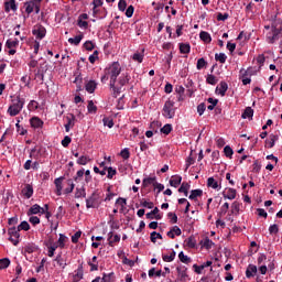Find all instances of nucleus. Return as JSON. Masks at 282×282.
Here are the masks:
<instances>
[{"mask_svg": "<svg viewBox=\"0 0 282 282\" xmlns=\"http://www.w3.org/2000/svg\"><path fill=\"white\" fill-rule=\"evenodd\" d=\"M67 185H68V187L67 188H65V193H66V195H69V193H73L74 192V181H72V180H68L67 181Z\"/></svg>", "mask_w": 282, "mask_h": 282, "instance_id": "nucleus-46", "label": "nucleus"}, {"mask_svg": "<svg viewBox=\"0 0 282 282\" xmlns=\"http://www.w3.org/2000/svg\"><path fill=\"white\" fill-rule=\"evenodd\" d=\"M33 36H36L40 41L45 39V35L47 34V30L43 25H39L32 31Z\"/></svg>", "mask_w": 282, "mask_h": 282, "instance_id": "nucleus-6", "label": "nucleus"}, {"mask_svg": "<svg viewBox=\"0 0 282 282\" xmlns=\"http://www.w3.org/2000/svg\"><path fill=\"white\" fill-rule=\"evenodd\" d=\"M197 246V240H195V237L191 236L187 239V247L188 248H195Z\"/></svg>", "mask_w": 282, "mask_h": 282, "instance_id": "nucleus-52", "label": "nucleus"}, {"mask_svg": "<svg viewBox=\"0 0 282 282\" xmlns=\"http://www.w3.org/2000/svg\"><path fill=\"white\" fill-rule=\"evenodd\" d=\"M87 19H89V15L87 13L79 14L77 19V25L82 30H87L89 28V22H87Z\"/></svg>", "mask_w": 282, "mask_h": 282, "instance_id": "nucleus-5", "label": "nucleus"}, {"mask_svg": "<svg viewBox=\"0 0 282 282\" xmlns=\"http://www.w3.org/2000/svg\"><path fill=\"white\" fill-rule=\"evenodd\" d=\"M84 35L79 34L76 35L75 37H69L68 39V43H70V45H80V42L83 41Z\"/></svg>", "mask_w": 282, "mask_h": 282, "instance_id": "nucleus-27", "label": "nucleus"}, {"mask_svg": "<svg viewBox=\"0 0 282 282\" xmlns=\"http://www.w3.org/2000/svg\"><path fill=\"white\" fill-rule=\"evenodd\" d=\"M223 197L224 199H235L237 197V189L235 188H226L224 192H223Z\"/></svg>", "mask_w": 282, "mask_h": 282, "instance_id": "nucleus-8", "label": "nucleus"}, {"mask_svg": "<svg viewBox=\"0 0 282 282\" xmlns=\"http://www.w3.org/2000/svg\"><path fill=\"white\" fill-rule=\"evenodd\" d=\"M132 61H135L137 63H142V61H144V54H142V53H134L132 55Z\"/></svg>", "mask_w": 282, "mask_h": 282, "instance_id": "nucleus-44", "label": "nucleus"}, {"mask_svg": "<svg viewBox=\"0 0 282 282\" xmlns=\"http://www.w3.org/2000/svg\"><path fill=\"white\" fill-rule=\"evenodd\" d=\"M258 270H257V265L254 264H249L247 267V270H246V276L247 279H252V276H254V274H257Z\"/></svg>", "mask_w": 282, "mask_h": 282, "instance_id": "nucleus-13", "label": "nucleus"}, {"mask_svg": "<svg viewBox=\"0 0 282 282\" xmlns=\"http://www.w3.org/2000/svg\"><path fill=\"white\" fill-rule=\"evenodd\" d=\"M163 117L173 119L175 118V101L169 99L163 106Z\"/></svg>", "mask_w": 282, "mask_h": 282, "instance_id": "nucleus-3", "label": "nucleus"}, {"mask_svg": "<svg viewBox=\"0 0 282 282\" xmlns=\"http://www.w3.org/2000/svg\"><path fill=\"white\" fill-rule=\"evenodd\" d=\"M118 9L121 12H124L127 10V1L126 0H120L119 3H118Z\"/></svg>", "mask_w": 282, "mask_h": 282, "instance_id": "nucleus-63", "label": "nucleus"}, {"mask_svg": "<svg viewBox=\"0 0 282 282\" xmlns=\"http://www.w3.org/2000/svg\"><path fill=\"white\" fill-rule=\"evenodd\" d=\"M17 229L21 232V230H30V224L28 221H22L18 227Z\"/></svg>", "mask_w": 282, "mask_h": 282, "instance_id": "nucleus-43", "label": "nucleus"}, {"mask_svg": "<svg viewBox=\"0 0 282 282\" xmlns=\"http://www.w3.org/2000/svg\"><path fill=\"white\" fill-rule=\"evenodd\" d=\"M206 83H208V85H215L217 83V77L215 75H208Z\"/></svg>", "mask_w": 282, "mask_h": 282, "instance_id": "nucleus-60", "label": "nucleus"}, {"mask_svg": "<svg viewBox=\"0 0 282 282\" xmlns=\"http://www.w3.org/2000/svg\"><path fill=\"white\" fill-rule=\"evenodd\" d=\"M279 29H273L272 30V35L268 36L269 43L273 44L275 41H279Z\"/></svg>", "mask_w": 282, "mask_h": 282, "instance_id": "nucleus-23", "label": "nucleus"}, {"mask_svg": "<svg viewBox=\"0 0 282 282\" xmlns=\"http://www.w3.org/2000/svg\"><path fill=\"white\" fill-rule=\"evenodd\" d=\"M163 261L171 263V261H175V251H172L170 256H163Z\"/></svg>", "mask_w": 282, "mask_h": 282, "instance_id": "nucleus-53", "label": "nucleus"}, {"mask_svg": "<svg viewBox=\"0 0 282 282\" xmlns=\"http://www.w3.org/2000/svg\"><path fill=\"white\" fill-rule=\"evenodd\" d=\"M121 72L122 66H120V63L113 62L105 69V75L101 77V83H107V80H110V89H112L113 98H118L119 94H122V87L116 86Z\"/></svg>", "mask_w": 282, "mask_h": 282, "instance_id": "nucleus-1", "label": "nucleus"}, {"mask_svg": "<svg viewBox=\"0 0 282 282\" xmlns=\"http://www.w3.org/2000/svg\"><path fill=\"white\" fill-rule=\"evenodd\" d=\"M30 124L32 129H43V124L45 123L43 122V120H41V118L33 117L30 119Z\"/></svg>", "mask_w": 282, "mask_h": 282, "instance_id": "nucleus-10", "label": "nucleus"}, {"mask_svg": "<svg viewBox=\"0 0 282 282\" xmlns=\"http://www.w3.org/2000/svg\"><path fill=\"white\" fill-rule=\"evenodd\" d=\"M199 39L200 41H203L204 43H210V41H213V37H210V33L206 32V31H202L199 33Z\"/></svg>", "mask_w": 282, "mask_h": 282, "instance_id": "nucleus-26", "label": "nucleus"}, {"mask_svg": "<svg viewBox=\"0 0 282 282\" xmlns=\"http://www.w3.org/2000/svg\"><path fill=\"white\" fill-rule=\"evenodd\" d=\"M63 180H65V177L61 176L58 178H55L54 184L56 186V195L61 196L62 192H63Z\"/></svg>", "mask_w": 282, "mask_h": 282, "instance_id": "nucleus-12", "label": "nucleus"}, {"mask_svg": "<svg viewBox=\"0 0 282 282\" xmlns=\"http://www.w3.org/2000/svg\"><path fill=\"white\" fill-rule=\"evenodd\" d=\"M180 184H182V176H180V175L172 176V178L170 180V186L177 188V186H180Z\"/></svg>", "mask_w": 282, "mask_h": 282, "instance_id": "nucleus-17", "label": "nucleus"}, {"mask_svg": "<svg viewBox=\"0 0 282 282\" xmlns=\"http://www.w3.org/2000/svg\"><path fill=\"white\" fill-rule=\"evenodd\" d=\"M171 131H173V126L171 123H167L163 128H161V133H164L165 135H169Z\"/></svg>", "mask_w": 282, "mask_h": 282, "instance_id": "nucleus-41", "label": "nucleus"}, {"mask_svg": "<svg viewBox=\"0 0 282 282\" xmlns=\"http://www.w3.org/2000/svg\"><path fill=\"white\" fill-rule=\"evenodd\" d=\"M254 116V110L251 107H247L241 115V118L246 120V118H252Z\"/></svg>", "mask_w": 282, "mask_h": 282, "instance_id": "nucleus-29", "label": "nucleus"}, {"mask_svg": "<svg viewBox=\"0 0 282 282\" xmlns=\"http://www.w3.org/2000/svg\"><path fill=\"white\" fill-rule=\"evenodd\" d=\"M24 105H25V99L18 96L17 98L12 99V105L9 106L7 113H9V116L14 118V116H19L21 113Z\"/></svg>", "mask_w": 282, "mask_h": 282, "instance_id": "nucleus-2", "label": "nucleus"}, {"mask_svg": "<svg viewBox=\"0 0 282 282\" xmlns=\"http://www.w3.org/2000/svg\"><path fill=\"white\" fill-rule=\"evenodd\" d=\"M54 261H56L57 265H59L62 270H65V268H67V261L63 259V256L57 254Z\"/></svg>", "mask_w": 282, "mask_h": 282, "instance_id": "nucleus-25", "label": "nucleus"}, {"mask_svg": "<svg viewBox=\"0 0 282 282\" xmlns=\"http://www.w3.org/2000/svg\"><path fill=\"white\" fill-rule=\"evenodd\" d=\"M96 87H98V84H96L95 80H89L86 84L85 89L88 91V94H94V91H96Z\"/></svg>", "mask_w": 282, "mask_h": 282, "instance_id": "nucleus-18", "label": "nucleus"}, {"mask_svg": "<svg viewBox=\"0 0 282 282\" xmlns=\"http://www.w3.org/2000/svg\"><path fill=\"white\" fill-rule=\"evenodd\" d=\"M87 162H89V158L88 156H80L78 160H77V164L82 165V166H85L87 164Z\"/></svg>", "mask_w": 282, "mask_h": 282, "instance_id": "nucleus-55", "label": "nucleus"}, {"mask_svg": "<svg viewBox=\"0 0 282 282\" xmlns=\"http://www.w3.org/2000/svg\"><path fill=\"white\" fill-rule=\"evenodd\" d=\"M83 235V231H76L73 236H72V242L73 243H78V239H80V236Z\"/></svg>", "mask_w": 282, "mask_h": 282, "instance_id": "nucleus-58", "label": "nucleus"}, {"mask_svg": "<svg viewBox=\"0 0 282 282\" xmlns=\"http://www.w3.org/2000/svg\"><path fill=\"white\" fill-rule=\"evenodd\" d=\"M35 1H28L24 3L26 14H32L34 12Z\"/></svg>", "mask_w": 282, "mask_h": 282, "instance_id": "nucleus-24", "label": "nucleus"}, {"mask_svg": "<svg viewBox=\"0 0 282 282\" xmlns=\"http://www.w3.org/2000/svg\"><path fill=\"white\" fill-rule=\"evenodd\" d=\"M19 45V41L15 39V40H8L7 43H6V47H8V50H12L14 47H18Z\"/></svg>", "mask_w": 282, "mask_h": 282, "instance_id": "nucleus-34", "label": "nucleus"}, {"mask_svg": "<svg viewBox=\"0 0 282 282\" xmlns=\"http://www.w3.org/2000/svg\"><path fill=\"white\" fill-rule=\"evenodd\" d=\"M155 184H158L156 177H147L143 180L142 182V186H144V188H147L148 186H155Z\"/></svg>", "mask_w": 282, "mask_h": 282, "instance_id": "nucleus-16", "label": "nucleus"}, {"mask_svg": "<svg viewBox=\"0 0 282 282\" xmlns=\"http://www.w3.org/2000/svg\"><path fill=\"white\" fill-rule=\"evenodd\" d=\"M224 153L226 158H232V154L235 153V151H232V148H230V145H226L224 148Z\"/></svg>", "mask_w": 282, "mask_h": 282, "instance_id": "nucleus-47", "label": "nucleus"}, {"mask_svg": "<svg viewBox=\"0 0 282 282\" xmlns=\"http://www.w3.org/2000/svg\"><path fill=\"white\" fill-rule=\"evenodd\" d=\"M101 282H116V273H104Z\"/></svg>", "mask_w": 282, "mask_h": 282, "instance_id": "nucleus-21", "label": "nucleus"}, {"mask_svg": "<svg viewBox=\"0 0 282 282\" xmlns=\"http://www.w3.org/2000/svg\"><path fill=\"white\" fill-rule=\"evenodd\" d=\"M84 47L85 50H87L88 52H91V50H94L96 46L94 45V42L91 41H86L84 43Z\"/></svg>", "mask_w": 282, "mask_h": 282, "instance_id": "nucleus-57", "label": "nucleus"}, {"mask_svg": "<svg viewBox=\"0 0 282 282\" xmlns=\"http://www.w3.org/2000/svg\"><path fill=\"white\" fill-rule=\"evenodd\" d=\"M204 111H206V104L202 102L197 106L198 116H204Z\"/></svg>", "mask_w": 282, "mask_h": 282, "instance_id": "nucleus-56", "label": "nucleus"}, {"mask_svg": "<svg viewBox=\"0 0 282 282\" xmlns=\"http://www.w3.org/2000/svg\"><path fill=\"white\" fill-rule=\"evenodd\" d=\"M178 259L182 263H191V258L186 254H184V251H181L178 253Z\"/></svg>", "mask_w": 282, "mask_h": 282, "instance_id": "nucleus-38", "label": "nucleus"}, {"mask_svg": "<svg viewBox=\"0 0 282 282\" xmlns=\"http://www.w3.org/2000/svg\"><path fill=\"white\" fill-rule=\"evenodd\" d=\"M270 235H276L279 232V225L274 224L269 227Z\"/></svg>", "mask_w": 282, "mask_h": 282, "instance_id": "nucleus-62", "label": "nucleus"}, {"mask_svg": "<svg viewBox=\"0 0 282 282\" xmlns=\"http://www.w3.org/2000/svg\"><path fill=\"white\" fill-rule=\"evenodd\" d=\"M67 237L63 234H59V238L57 240V243L59 246V248H65V241H66Z\"/></svg>", "mask_w": 282, "mask_h": 282, "instance_id": "nucleus-49", "label": "nucleus"}, {"mask_svg": "<svg viewBox=\"0 0 282 282\" xmlns=\"http://www.w3.org/2000/svg\"><path fill=\"white\" fill-rule=\"evenodd\" d=\"M207 186H208L209 188H214V189L221 188V187L219 186V183H218L217 181H215V177H209V178L207 180Z\"/></svg>", "mask_w": 282, "mask_h": 282, "instance_id": "nucleus-31", "label": "nucleus"}, {"mask_svg": "<svg viewBox=\"0 0 282 282\" xmlns=\"http://www.w3.org/2000/svg\"><path fill=\"white\" fill-rule=\"evenodd\" d=\"M76 199H80V197H87V192H85V187L76 188L75 192Z\"/></svg>", "mask_w": 282, "mask_h": 282, "instance_id": "nucleus-32", "label": "nucleus"}, {"mask_svg": "<svg viewBox=\"0 0 282 282\" xmlns=\"http://www.w3.org/2000/svg\"><path fill=\"white\" fill-rule=\"evenodd\" d=\"M116 206H120L121 210H124V207L127 206V198L119 197L116 200Z\"/></svg>", "mask_w": 282, "mask_h": 282, "instance_id": "nucleus-42", "label": "nucleus"}, {"mask_svg": "<svg viewBox=\"0 0 282 282\" xmlns=\"http://www.w3.org/2000/svg\"><path fill=\"white\" fill-rule=\"evenodd\" d=\"M150 239H151L152 243H155L158 241V239H162V236L160 234H158L156 231H152L150 235Z\"/></svg>", "mask_w": 282, "mask_h": 282, "instance_id": "nucleus-50", "label": "nucleus"}, {"mask_svg": "<svg viewBox=\"0 0 282 282\" xmlns=\"http://www.w3.org/2000/svg\"><path fill=\"white\" fill-rule=\"evenodd\" d=\"M213 246H215V242H213V240H210V238L206 237L203 241V247L206 248V250H210V248H213Z\"/></svg>", "mask_w": 282, "mask_h": 282, "instance_id": "nucleus-36", "label": "nucleus"}, {"mask_svg": "<svg viewBox=\"0 0 282 282\" xmlns=\"http://www.w3.org/2000/svg\"><path fill=\"white\" fill-rule=\"evenodd\" d=\"M108 241H109L108 242L109 246L113 247V243H118L120 241V236H118V235L113 236V231H110L108 234Z\"/></svg>", "mask_w": 282, "mask_h": 282, "instance_id": "nucleus-15", "label": "nucleus"}, {"mask_svg": "<svg viewBox=\"0 0 282 282\" xmlns=\"http://www.w3.org/2000/svg\"><path fill=\"white\" fill-rule=\"evenodd\" d=\"M180 52H181V54H191V44L181 43L180 44Z\"/></svg>", "mask_w": 282, "mask_h": 282, "instance_id": "nucleus-30", "label": "nucleus"}, {"mask_svg": "<svg viewBox=\"0 0 282 282\" xmlns=\"http://www.w3.org/2000/svg\"><path fill=\"white\" fill-rule=\"evenodd\" d=\"M19 229L17 227L10 228L8 231L9 235V241L13 243V246H19V237H21V234H19Z\"/></svg>", "mask_w": 282, "mask_h": 282, "instance_id": "nucleus-4", "label": "nucleus"}, {"mask_svg": "<svg viewBox=\"0 0 282 282\" xmlns=\"http://www.w3.org/2000/svg\"><path fill=\"white\" fill-rule=\"evenodd\" d=\"M226 91H228V84L220 82L219 87L216 88V94L218 93L220 96H226Z\"/></svg>", "mask_w": 282, "mask_h": 282, "instance_id": "nucleus-14", "label": "nucleus"}, {"mask_svg": "<svg viewBox=\"0 0 282 282\" xmlns=\"http://www.w3.org/2000/svg\"><path fill=\"white\" fill-rule=\"evenodd\" d=\"M69 144H72V137H69V135L64 137V139L62 140V147L67 149V147H69Z\"/></svg>", "mask_w": 282, "mask_h": 282, "instance_id": "nucleus-51", "label": "nucleus"}, {"mask_svg": "<svg viewBox=\"0 0 282 282\" xmlns=\"http://www.w3.org/2000/svg\"><path fill=\"white\" fill-rule=\"evenodd\" d=\"M188 191H191V184L183 182L178 188V193H184L185 197H188Z\"/></svg>", "mask_w": 282, "mask_h": 282, "instance_id": "nucleus-22", "label": "nucleus"}, {"mask_svg": "<svg viewBox=\"0 0 282 282\" xmlns=\"http://www.w3.org/2000/svg\"><path fill=\"white\" fill-rule=\"evenodd\" d=\"M228 208H230V204L225 203L220 208L219 215H226V213H228Z\"/></svg>", "mask_w": 282, "mask_h": 282, "instance_id": "nucleus-64", "label": "nucleus"}, {"mask_svg": "<svg viewBox=\"0 0 282 282\" xmlns=\"http://www.w3.org/2000/svg\"><path fill=\"white\" fill-rule=\"evenodd\" d=\"M96 193H93L90 197L86 199V208H96Z\"/></svg>", "mask_w": 282, "mask_h": 282, "instance_id": "nucleus-20", "label": "nucleus"}, {"mask_svg": "<svg viewBox=\"0 0 282 282\" xmlns=\"http://www.w3.org/2000/svg\"><path fill=\"white\" fill-rule=\"evenodd\" d=\"M22 194L26 199H30L34 195V187L31 184H26L24 188H22Z\"/></svg>", "mask_w": 282, "mask_h": 282, "instance_id": "nucleus-11", "label": "nucleus"}, {"mask_svg": "<svg viewBox=\"0 0 282 282\" xmlns=\"http://www.w3.org/2000/svg\"><path fill=\"white\" fill-rule=\"evenodd\" d=\"M7 268H10V259H0V270H6Z\"/></svg>", "mask_w": 282, "mask_h": 282, "instance_id": "nucleus-37", "label": "nucleus"}, {"mask_svg": "<svg viewBox=\"0 0 282 282\" xmlns=\"http://www.w3.org/2000/svg\"><path fill=\"white\" fill-rule=\"evenodd\" d=\"M141 206H142L143 208L152 209V208H154L155 205L153 204V202L142 200V202H141Z\"/></svg>", "mask_w": 282, "mask_h": 282, "instance_id": "nucleus-61", "label": "nucleus"}, {"mask_svg": "<svg viewBox=\"0 0 282 282\" xmlns=\"http://www.w3.org/2000/svg\"><path fill=\"white\" fill-rule=\"evenodd\" d=\"M206 65H208V63L206 62V59H204V57H202L197 61L196 67L197 69H204Z\"/></svg>", "mask_w": 282, "mask_h": 282, "instance_id": "nucleus-48", "label": "nucleus"}, {"mask_svg": "<svg viewBox=\"0 0 282 282\" xmlns=\"http://www.w3.org/2000/svg\"><path fill=\"white\" fill-rule=\"evenodd\" d=\"M75 124H76V116H74V113L67 115L66 124L64 126L66 133H69L70 129H74Z\"/></svg>", "mask_w": 282, "mask_h": 282, "instance_id": "nucleus-7", "label": "nucleus"}, {"mask_svg": "<svg viewBox=\"0 0 282 282\" xmlns=\"http://www.w3.org/2000/svg\"><path fill=\"white\" fill-rule=\"evenodd\" d=\"M204 195V191L202 189H193L191 192V195L188 196V199H197V197H202Z\"/></svg>", "mask_w": 282, "mask_h": 282, "instance_id": "nucleus-28", "label": "nucleus"}, {"mask_svg": "<svg viewBox=\"0 0 282 282\" xmlns=\"http://www.w3.org/2000/svg\"><path fill=\"white\" fill-rule=\"evenodd\" d=\"M6 12H9L10 10H13V12H17V0H9L4 3Z\"/></svg>", "mask_w": 282, "mask_h": 282, "instance_id": "nucleus-19", "label": "nucleus"}, {"mask_svg": "<svg viewBox=\"0 0 282 282\" xmlns=\"http://www.w3.org/2000/svg\"><path fill=\"white\" fill-rule=\"evenodd\" d=\"M102 122L105 127H108V129H113V119L105 117Z\"/></svg>", "mask_w": 282, "mask_h": 282, "instance_id": "nucleus-40", "label": "nucleus"}, {"mask_svg": "<svg viewBox=\"0 0 282 282\" xmlns=\"http://www.w3.org/2000/svg\"><path fill=\"white\" fill-rule=\"evenodd\" d=\"M41 207L39 204H34L28 212V215H39L41 213Z\"/></svg>", "mask_w": 282, "mask_h": 282, "instance_id": "nucleus-33", "label": "nucleus"}, {"mask_svg": "<svg viewBox=\"0 0 282 282\" xmlns=\"http://www.w3.org/2000/svg\"><path fill=\"white\" fill-rule=\"evenodd\" d=\"M228 58V56H226L224 53H216L215 54V61H217L218 63H226V59Z\"/></svg>", "mask_w": 282, "mask_h": 282, "instance_id": "nucleus-35", "label": "nucleus"}, {"mask_svg": "<svg viewBox=\"0 0 282 282\" xmlns=\"http://www.w3.org/2000/svg\"><path fill=\"white\" fill-rule=\"evenodd\" d=\"M240 204L238 202H234L231 204V213H235L236 215H238L239 210H240Z\"/></svg>", "mask_w": 282, "mask_h": 282, "instance_id": "nucleus-54", "label": "nucleus"}, {"mask_svg": "<svg viewBox=\"0 0 282 282\" xmlns=\"http://www.w3.org/2000/svg\"><path fill=\"white\" fill-rule=\"evenodd\" d=\"M88 113H96V111H98V107H96V105L94 104V100H89L88 101Z\"/></svg>", "mask_w": 282, "mask_h": 282, "instance_id": "nucleus-39", "label": "nucleus"}, {"mask_svg": "<svg viewBox=\"0 0 282 282\" xmlns=\"http://www.w3.org/2000/svg\"><path fill=\"white\" fill-rule=\"evenodd\" d=\"M120 155L123 160H129L131 158V152H129V148H124L121 150Z\"/></svg>", "mask_w": 282, "mask_h": 282, "instance_id": "nucleus-45", "label": "nucleus"}, {"mask_svg": "<svg viewBox=\"0 0 282 282\" xmlns=\"http://www.w3.org/2000/svg\"><path fill=\"white\" fill-rule=\"evenodd\" d=\"M107 172H108V175H107L108 180H113V175H116V173H118V171H116V169H113V167H108Z\"/></svg>", "mask_w": 282, "mask_h": 282, "instance_id": "nucleus-59", "label": "nucleus"}, {"mask_svg": "<svg viewBox=\"0 0 282 282\" xmlns=\"http://www.w3.org/2000/svg\"><path fill=\"white\" fill-rule=\"evenodd\" d=\"M129 80H131V76H129V73H122L118 78V87H121L122 90L124 85H128Z\"/></svg>", "mask_w": 282, "mask_h": 282, "instance_id": "nucleus-9", "label": "nucleus"}]
</instances>
